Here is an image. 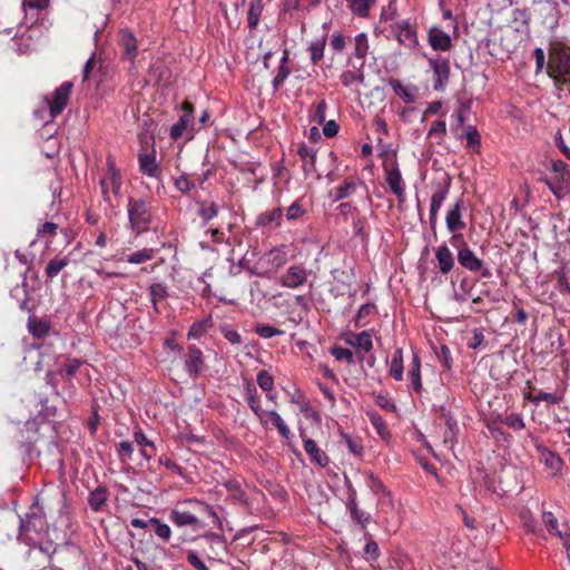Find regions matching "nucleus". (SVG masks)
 <instances>
[{
  "label": "nucleus",
  "instance_id": "f257e3e1",
  "mask_svg": "<svg viewBox=\"0 0 570 570\" xmlns=\"http://www.w3.org/2000/svg\"><path fill=\"white\" fill-rule=\"evenodd\" d=\"M47 534V519L43 508L36 501L26 518L20 519L18 541L28 546L27 559L31 563L32 570L41 568L42 570L51 563V558L57 551L56 543L50 540H43Z\"/></svg>",
  "mask_w": 570,
  "mask_h": 570
},
{
  "label": "nucleus",
  "instance_id": "f03ea898",
  "mask_svg": "<svg viewBox=\"0 0 570 570\" xmlns=\"http://www.w3.org/2000/svg\"><path fill=\"white\" fill-rule=\"evenodd\" d=\"M121 189V176L116 168L112 157L107 158V174L100 179V190L104 202L108 209L118 205Z\"/></svg>",
  "mask_w": 570,
  "mask_h": 570
},
{
  "label": "nucleus",
  "instance_id": "7ed1b4c3",
  "mask_svg": "<svg viewBox=\"0 0 570 570\" xmlns=\"http://www.w3.org/2000/svg\"><path fill=\"white\" fill-rule=\"evenodd\" d=\"M548 71L557 85H568L570 73V55L560 46L552 47L549 61Z\"/></svg>",
  "mask_w": 570,
  "mask_h": 570
},
{
  "label": "nucleus",
  "instance_id": "20e7f679",
  "mask_svg": "<svg viewBox=\"0 0 570 570\" xmlns=\"http://www.w3.org/2000/svg\"><path fill=\"white\" fill-rule=\"evenodd\" d=\"M127 209L130 227L136 234H141L149 229L153 216L147 202L130 198Z\"/></svg>",
  "mask_w": 570,
  "mask_h": 570
},
{
  "label": "nucleus",
  "instance_id": "39448f33",
  "mask_svg": "<svg viewBox=\"0 0 570 570\" xmlns=\"http://www.w3.org/2000/svg\"><path fill=\"white\" fill-rule=\"evenodd\" d=\"M568 177L567 164L562 160H554L552 163V171L550 176L546 178V183L558 198H563L570 193Z\"/></svg>",
  "mask_w": 570,
  "mask_h": 570
},
{
  "label": "nucleus",
  "instance_id": "423d86ee",
  "mask_svg": "<svg viewBox=\"0 0 570 570\" xmlns=\"http://www.w3.org/2000/svg\"><path fill=\"white\" fill-rule=\"evenodd\" d=\"M183 114L179 120L170 127V138L177 140L186 132L191 138L193 132L199 128H195L194 121V105L189 101H184L181 105Z\"/></svg>",
  "mask_w": 570,
  "mask_h": 570
},
{
  "label": "nucleus",
  "instance_id": "0eeeda50",
  "mask_svg": "<svg viewBox=\"0 0 570 570\" xmlns=\"http://www.w3.org/2000/svg\"><path fill=\"white\" fill-rule=\"evenodd\" d=\"M71 88L72 82L65 81L53 91L50 98H46L51 117H57L66 108L69 101Z\"/></svg>",
  "mask_w": 570,
  "mask_h": 570
},
{
  "label": "nucleus",
  "instance_id": "6e6552de",
  "mask_svg": "<svg viewBox=\"0 0 570 570\" xmlns=\"http://www.w3.org/2000/svg\"><path fill=\"white\" fill-rule=\"evenodd\" d=\"M429 66L433 70L435 80L434 89L442 90L450 78V62L445 58L429 59Z\"/></svg>",
  "mask_w": 570,
  "mask_h": 570
},
{
  "label": "nucleus",
  "instance_id": "1a4fd4ad",
  "mask_svg": "<svg viewBox=\"0 0 570 570\" xmlns=\"http://www.w3.org/2000/svg\"><path fill=\"white\" fill-rule=\"evenodd\" d=\"M244 397L250 407V410L255 413V415L258 417L259 422L263 425L267 424V413L264 411L261 406L259 396L257 394L256 386L247 381L244 386Z\"/></svg>",
  "mask_w": 570,
  "mask_h": 570
},
{
  "label": "nucleus",
  "instance_id": "9d476101",
  "mask_svg": "<svg viewBox=\"0 0 570 570\" xmlns=\"http://www.w3.org/2000/svg\"><path fill=\"white\" fill-rule=\"evenodd\" d=\"M307 276L308 272L304 267L293 265L282 275L281 284L283 287L295 289L306 283Z\"/></svg>",
  "mask_w": 570,
  "mask_h": 570
},
{
  "label": "nucleus",
  "instance_id": "9b49d317",
  "mask_svg": "<svg viewBox=\"0 0 570 570\" xmlns=\"http://www.w3.org/2000/svg\"><path fill=\"white\" fill-rule=\"evenodd\" d=\"M392 32L397 41L405 47L412 48L417 43L416 32L406 20L397 21L392 24Z\"/></svg>",
  "mask_w": 570,
  "mask_h": 570
},
{
  "label": "nucleus",
  "instance_id": "f8f14e48",
  "mask_svg": "<svg viewBox=\"0 0 570 570\" xmlns=\"http://www.w3.org/2000/svg\"><path fill=\"white\" fill-rule=\"evenodd\" d=\"M385 171L386 184L389 185L390 190L396 195L400 203H403L405 200V184L397 165L385 168Z\"/></svg>",
  "mask_w": 570,
  "mask_h": 570
},
{
  "label": "nucleus",
  "instance_id": "ddd939ff",
  "mask_svg": "<svg viewBox=\"0 0 570 570\" xmlns=\"http://www.w3.org/2000/svg\"><path fill=\"white\" fill-rule=\"evenodd\" d=\"M450 189V178L446 180L444 185H439L431 197L430 205V224L431 228H435L438 214L440 208L443 205V202L446 199Z\"/></svg>",
  "mask_w": 570,
  "mask_h": 570
},
{
  "label": "nucleus",
  "instance_id": "4468645a",
  "mask_svg": "<svg viewBox=\"0 0 570 570\" xmlns=\"http://www.w3.org/2000/svg\"><path fill=\"white\" fill-rule=\"evenodd\" d=\"M185 368L189 376L197 377L204 368V356L200 348L190 345L185 358Z\"/></svg>",
  "mask_w": 570,
  "mask_h": 570
},
{
  "label": "nucleus",
  "instance_id": "2eb2a0df",
  "mask_svg": "<svg viewBox=\"0 0 570 570\" xmlns=\"http://www.w3.org/2000/svg\"><path fill=\"white\" fill-rule=\"evenodd\" d=\"M428 40L430 46L438 51H448L452 48V39L440 27H432L428 32Z\"/></svg>",
  "mask_w": 570,
  "mask_h": 570
},
{
  "label": "nucleus",
  "instance_id": "dca6fc26",
  "mask_svg": "<svg viewBox=\"0 0 570 570\" xmlns=\"http://www.w3.org/2000/svg\"><path fill=\"white\" fill-rule=\"evenodd\" d=\"M223 487L227 490L228 498L235 503L246 508L250 505L249 495L239 481L228 480L223 483Z\"/></svg>",
  "mask_w": 570,
  "mask_h": 570
},
{
  "label": "nucleus",
  "instance_id": "f3484780",
  "mask_svg": "<svg viewBox=\"0 0 570 570\" xmlns=\"http://www.w3.org/2000/svg\"><path fill=\"white\" fill-rule=\"evenodd\" d=\"M345 343L361 352L368 353L373 348L372 334L367 331L361 333L350 332L344 337Z\"/></svg>",
  "mask_w": 570,
  "mask_h": 570
},
{
  "label": "nucleus",
  "instance_id": "a211bd4d",
  "mask_svg": "<svg viewBox=\"0 0 570 570\" xmlns=\"http://www.w3.org/2000/svg\"><path fill=\"white\" fill-rule=\"evenodd\" d=\"M462 205L463 202L461 199L456 200L446 214V228L451 233L465 228V223L462 220Z\"/></svg>",
  "mask_w": 570,
  "mask_h": 570
},
{
  "label": "nucleus",
  "instance_id": "6ab92c4d",
  "mask_svg": "<svg viewBox=\"0 0 570 570\" xmlns=\"http://www.w3.org/2000/svg\"><path fill=\"white\" fill-rule=\"evenodd\" d=\"M458 262L470 272H478L483 267V262L466 245L459 249Z\"/></svg>",
  "mask_w": 570,
  "mask_h": 570
},
{
  "label": "nucleus",
  "instance_id": "aec40b11",
  "mask_svg": "<svg viewBox=\"0 0 570 570\" xmlns=\"http://www.w3.org/2000/svg\"><path fill=\"white\" fill-rule=\"evenodd\" d=\"M441 274H449L454 267V256L446 245H441L434 250Z\"/></svg>",
  "mask_w": 570,
  "mask_h": 570
},
{
  "label": "nucleus",
  "instance_id": "412c9836",
  "mask_svg": "<svg viewBox=\"0 0 570 570\" xmlns=\"http://www.w3.org/2000/svg\"><path fill=\"white\" fill-rule=\"evenodd\" d=\"M542 521L543 523L546 524L548 531L551 533V534H554V535H558L561 540H562V543H563V547L566 548L567 550V554L568 557H570L569 554V549H570V539L567 534V532H561L559 530V527H558V519L557 517L554 515V513L548 511V512H543L542 513Z\"/></svg>",
  "mask_w": 570,
  "mask_h": 570
},
{
  "label": "nucleus",
  "instance_id": "4be33fe9",
  "mask_svg": "<svg viewBox=\"0 0 570 570\" xmlns=\"http://www.w3.org/2000/svg\"><path fill=\"white\" fill-rule=\"evenodd\" d=\"M303 445H304L305 452L308 454L312 462H314L315 464H317L322 468H324L328 464L330 459H328L327 454L317 446L315 441H313L311 439H304Z\"/></svg>",
  "mask_w": 570,
  "mask_h": 570
},
{
  "label": "nucleus",
  "instance_id": "5701e85b",
  "mask_svg": "<svg viewBox=\"0 0 570 570\" xmlns=\"http://www.w3.org/2000/svg\"><path fill=\"white\" fill-rule=\"evenodd\" d=\"M389 86L405 104H412L415 101L417 91L415 86H405L399 79H391L389 81Z\"/></svg>",
  "mask_w": 570,
  "mask_h": 570
},
{
  "label": "nucleus",
  "instance_id": "b1692460",
  "mask_svg": "<svg viewBox=\"0 0 570 570\" xmlns=\"http://www.w3.org/2000/svg\"><path fill=\"white\" fill-rule=\"evenodd\" d=\"M407 377L410 380L412 390L416 394H421L423 385L421 379V361L417 354H413L412 362L407 372Z\"/></svg>",
  "mask_w": 570,
  "mask_h": 570
},
{
  "label": "nucleus",
  "instance_id": "393cba45",
  "mask_svg": "<svg viewBox=\"0 0 570 570\" xmlns=\"http://www.w3.org/2000/svg\"><path fill=\"white\" fill-rule=\"evenodd\" d=\"M389 374L395 381H403L404 379V366H403V351L396 348L392 354L391 361L389 362Z\"/></svg>",
  "mask_w": 570,
  "mask_h": 570
},
{
  "label": "nucleus",
  "instance_id": "a878e982",
  "mask_svg": "<svg viewBox=\"0 0 570 570\" xmlns=\"http://www.w3.org/2000/svg\"><path fill=\"white\" fill-rule=\"evenodd\" d=\"M169 520L177 527H196L198 525V518L190 512L181 511L178 509L171 510Z\"/></svg>",
  "mask_w": 570,
  "mask_h": 570
},
{
  "label": "nucleus",
  "instance_id": "bb28decb",
  "mask_svg": "<svg viewBox=\"0 0 570 570\" xmlns=\"http://www.w3.org/2000/svg\"><path fill=\"white\" fill-rule=\"evenodd\" d=\"M120 45L124 49V57L132 60L137 55V40L135 36L127 30L121 31Z\"/></svg>",
  "mask_w": 570,
  "mask_h": 570
},
{
  "label": "nucleus",
  "instance_id": "cd10ccee",
  "mask_svg": "<svg viewBox=\"0 0 570 570\" xmlns=\"http://www.w3.org/2000/svg\"><path fill=\"white\" fill-rule=\"evenodd\" d=\"M297 154L303 161V170L305 174H309L312 170H314L316 161L315 150L303 144L298 147Z\"/></svg>",
  "mask_w": 570,
  "mask_h": 570
},
{
  "label": "nucleus",
  "instance_id": "c85d7f7f",
  "mask_svg": "<svg viewBox=\"0 0 570 570\" xmlns=\"http://www.w3.org/2000/svg\"><path fill=\"white\" fill-rule=\"evenodd\" d=\"M108 500V490L105 487H98L89 493L88 503L95 512L100 511Z\"/></svg>",
  "mask_w": 570,
  "mask_h": 570
},
{
  "label": "nucleus",
  "instance_id": "c756f323",
  "mask_svg": "<svg viewBox=\"0 0 570 570\" xmlns=\"http://www.w3.org/2000/svg\"><path fill=\"white\" fill-rule=\"evenodd\" d=\"M197 204V215L203 219L204 224H207L219 213V206L214 202H198Z\"/></svg>",
  "mask_w": 570,
  "mask_h": 570
},
{
  "label": "nucleus",
  "instance_id": "7c9ffc66",
  "mask_svg": "<svg viewBox=\"0 0 570 570\" xmlns=\"http://www.w3.org/2000/svg\"><path fill=\"white\" fill-rule=\"evenodd\" d=\"M327 102L324 98L313 102L308 117L312 122L322 125L325 121Z\"/></svg>",
  "mask_w": 570,
  "mask_h": 570
},
{
  "label": "nucleus",
  "instance_id": "2f4dec72",
  "mask_svg": "<svg viewBox=\"0 0 570 570\" xmlns=\"http://www.w3.org/2000/svg\"><path fill=\"white\" fill-rule=\"evenodd\" d=\"M380 554L381 551L377 542L371 539L370 535H367L366 543L363 548V558L371 564V567H373L374 562L379 560Z\"/></svg>",
  "mask_w": 570,
  "mask_h": 570
},
{
  "label": "nucleus",
  "instance_id": "473e14b6",
  "mask_svg": "<svg viewBox=\"0 0 570 570\" xmlns=\"http://www.w3.org/2000/svg\"><path fill=\"white\" fill-rule=\"evenodd\" d=\"M348 9L357 17H367L375 0H346Z\"/></svg>",
  "mask_w": 570,
  "mask_h": 570
},
{
  "label": "nucleus",
  "instance_id": "72a5a7b5",
  "mask_svg": "<svg viewBox=\"0 0 570 570\" xmlns=\"http://www.w3.org/2000/svg\"><path fill=\"white\" fill-rule=\"evenodd\" d=\"M463 137L466 139V147L471 148L475 153H479L481 147V136L476 127L468 125L464 128Z\"/></svg>",
  "mask_w": 570,
  "mask_h": 570
},
{
  "label": "nucleus",
  "instance_id": "f704fd0d",
  "mask_svg": "<svg viewBox=\"0 0 570 570\" xmlns=\"http://www.w3.org/2000/svg\"><path fill=\"white\" fill-rule=\"evenodd\" d=\"M139 167L140 171L149 177H155L157 175V164L155 156L148 154L139 155Z\"/></svg>",
  "mask_w": 570,
  "mask_h": 570
},
{
  "label": "nucleus",
  "instance_id": "c9c22d12",
  "mask_svg": "<svg viewBox=\"0 0 570 570\" xmlns=\"http://www.w3.org/2000/svg\"><path fill=\"white\" fill-rule=\"evenodd\" d=\"M157 250L154 248H142L140 250L134 252L127 255L126 261L129 264H142L150 259H153L156 255Z\"/></svg>",
  "mask_w": 570,
  "mask_h": 570
},
{
  "label": "nucleus",
  "instance_id": "e433bc0d",
  "mask_svg": "<svg viewBox=\"0 0 570 570\" xmlns=\"http://www.w3.org/2000/svg\"><path fill=\"white\" fill-rule=\"evenodd\" d=\"M263 12V1L262 0H252L248 9V28L255 29L258 26L261 14Z\"/></svg>",
  "mask_w": 570,
  "mask_h": 570
},
{
  "label": "nucleus",
  "instance_id": "4c0bfd02",
  "mask_svg": "<svg viewBox=\"0 0 570 570\" xmlns=\"http://www.w3.org/2000/svg\"><path fill=\"white\" fill-rule=\"evenodd\" d=\"M69 263L68 256L52 258L46 267V275L51 279L55 278Z\"/></svg>",
  "mask_w": 570,
  "mask_h": 570
},
{
  "label": "nucleus",
  "instance_id": "58836bf2",
  "mask_svg": "<svg viewBox=\"0 0 570 570\" xmlns=\"http://www.w3.org/2000/svg\"><path fill=\"white\" fill-rule=\"evenodd\" d=\"M149 295H150V301L153 303L154 311L156 313H158L159 312L158 306H157L158 302L165 299L168 296L166 286H164L160 283L151 284L149 287Z\"/></svg>",
  "mask_w": 570,
  "mask_h": 570
},
{
  "label": "nucleus",
  "instance_id": "ea45409f",
  "mask_svg": "<svg viewBox=\"0 0 570 570\" xmlns=\"http://www.w3.org/2000/svg\"><path fill=\"white\" fill-rule=\"evenodd\" d=\"M497 421L509 426L510 429H512L514 431H520V430L524 429L523 419L521 417L520 414H517V413H511L505 416H502L501 414H499L497 416Z\"/></svg>",
  "mask_w": 570,
  "mask_h": 570
},
{
  "label": "nucleus",
  "instance_id": "a19ab883",
  "mask_svg": "<svg viewBox=\"0 0 570 570\" xmlns=\"http://www.w3.org/2000/svg\"><path fill=\"white\" fill-rule=\"evenodd\" d=\"M266 413L267 419L272 421L273 425L278 430L279 434L285 439H289L292 435L291 430L285 424L282 416L276 411H266Z\"/></svg>",
  "mask_w": 570,
  "mask_h": 570
},
{
  "label": "nucleus",
  "instance_id": "79ce46f5",
  "mask_svg": "<svg viewBox=\"0 0 570 570\" xmlns=\"http://www.w3.org/2000/svg\"><path fill=\"white\" fill-rule=\"evenodd\" d=\"M282 217H283L282 209L275 208L271 212L261 214L258 217V223L263 226H268L271 224H275V226H279Z\"/></svg>",
  "mask_w": 570,
  "mask_h": 570
},
{
  "label": "nucleus",
  "instance_id": "37998d69",
  "mask_svg": "<svg viewBox=\"0 0 570 570\" xmlns=\"http://www.w3.org/2000/svg\"><path fill=\"white\" fill-rule=\"evenodd\" d=\"M340 79L343 86L354 87L360 83H363L364 76L362 72L358 71L346 70L341 75Z\"/></svg>",
  "mask_w": 570,
  "mask_h": 570
},
{
  "label": "nucleus",
  "instance_id": "c03bdc74",
  "mask_svg": "<svg viewBox=\"0 0 570 570\" xmlns=\"http://www.w3.org/2000/svg\"><path fill=\"white\" fill-rule=\"evenodd\" d=\"M149 523L153 525L154 532L157 537L164 541H168L170 539L171 530L168 524L163 523L159 519L156 518L149 519Z\"/></svg>",
  "mask_w": 570,
  "mask_h": 570
},
{
  "label": "nucleus",
  "instance_id": "a18cd8bd",
  "mask_svg": "<svg viewBox=\"0 0 570 570\" xmlns=\"http://www.w3.org/2000/svg\"><path fill=\"white\" fill-rule=\"evenodd\" d=\"M331 354L340 362H346L350 365L355 363L354 354L348 348L334 346L331 348Z\"/></svg>",
  "mask_w": 570,
  "mask_h": 570
},
{
  "label": "nucleus",
  "instance_id": "49530a36",
  "mask_svg": "<svg viewBox=\"0 0 570 570\" xmlns=\"http://www.w3.org/2000/svg\"><path fill=\"white\" fill-rule=\"evenodd\" d=\"M220 333L233 345H240L243 343L240 334L229 324H223Z\"/></svg>",
  "mask_w": 570,
  "mask_h": 570
},
{
  "label": "nucleus",
  "instance_id": "de8ad7c7",
  "mask_svg": "<svg viewBox=\"0 0 570 570\" xmlns=\"http://www.w3.org/2000/svg\"><path fill=\"white\" fill-rule=\"evenodd\" d=\"M255 333L262 338H271L273 336L283 335L284 331L268 324H257L255 326Z\"/></svg>",
  "mask_w": 570,
  "mask_h": 570
},
{
  "label": "nucleus",
  "instance_id": "09e8293b",
  "mask_svg": "<svg viewBox=\"0 0 570 570\" xmlns=\"http://www.w3.org/2000/svg\"><path fill=\"white\" fill-rule=\"evenodd\" d=\"M325 45V38L311 43L308 49L311 52V60L314 65H316L323 58Z\"/></svg>",
  "mask_w": 570,
  "mask_h": 570
},
{
  "label": "nucleus",
  "instance_id": "8fccbe9b",
  "mask_svg": "<svg viewBox=\"0 0 570 570\" xmlns=\"http://www.w3.org/2000/svg\"><path fill=\"white\" fill-rule=\"evenodd\" d=\"M342 438H343L346 446L348 448V451L352 454H354L356 456L362 455L364 449H363V444L360 439L352 438L351 435L345 434V433L342 434Z\"/></svg>",
  "mask_w": 570,
  "mask_h": 570
},
{
  "label": "nucleus",
  "instance_id": "3c124183",
  "mask_svg": "<svg viewBox=\"0 0 570 570\" xmlns=\"http://www.w3.org/2000/svg\"><path fill=\"white\" fill-rule=\"evenodd\" d=\"M355 56L364 59L368 51V41L365 33H360L355 37Z\"/></svg>",
  "mask_w": 570,
  "mask_h": 570
},
{
  "label": "nucleus",
  "instance_id": "603ef678",
  "mask_svg": "<svg viewBox=\"0 0 570 570\" xmlns=\"http://www.w3.org/2000/svg\"><path fill=\"white\" fill-rule=\"evenodd\" d=\"M375 311V306L373 304H363L356 316H355V326L362 327L366 325L365 318L370 316Z\"/></svg>",
  "mask_w": 570,
  "mask_h": 570
},
{
  "label": "nucleus",
  "instance_id": "864d4df0",
  "mask_svg": "<svg viewBox=\"0 0 570 570\" xmlns=\"http://www.w3.org/2000/svg\"><path fill=\"white\" fill-rule=\"evenodd\" d=\"M132 453H134V445L131 442L129 441H121L118 445H117V454L119 456V460L121 462H127L128 460L131 459L132 456Z\"/></svg>",
  "mask_w": 570,
  "mask_h": 570
},
{
  "label": "nucleus",
  "instance_id": "5fc2aeb1",
  "mask_svg": "<svg viewBox=\"0 0 570 570\" xmlns=\"http://www.w3.org/2000/svg\"><path fill=\"white\" fill-rule=\"evenodd\" d=\"M445 134H446L445 121L436 120L431 125L430 130L428 132V137H436L438 142L440 144L442 141L443 137L445 136Z\"/></svg>",
  "mask_w": 570,
  "mask_h": 570
},
{
  "label": "nucleus",
  "instance_id": "6e6d98bb",
  "mask_svg": "<svg viewBox=\"0 0 570 570\" xmlns=\"http://www.w3.org/2000/svg\"><path fill=\"white\" fill-rule=\"evenodd\" d=\"M368 487L375 494H383L389 498V502L392 505L391 495L390 492L386 490V487L383 484V482L375 475L370 476V483Z\"/></svg>",
  "mask_w": 570,
  "mask_h": 570
},
{
  "label": "nucleus",
  "instance_id": "4d7b16f0",
  "mask_svg": "<svg viewBox=\"0 0 570 570\" xmlns=\"http://www.w3.org/2000/svg\"><path fill=\"white\" fill-rule=\"evenodd\" d=\"M356 189L355 181H346L336 188L335 202L351 196Z\"/></svg>",
  "mask_w": 570,
  "mask_h": 570
},
{
  "label": "nucleus",
  "instance_id": "13d9d810",
  "mask_svg": "<svg viewBox=\"0 0 570 570\" xmlns=\"http://www.w3.org/2000/svg\"><path fill=\"white\" fill-rule=\"evenodd\" d=\"M257 383H258L259 387L265 392H272V390L274 387V379L266 371H261L257 374Z\"/></svg>",
  "mask_w": 570,
  "mask_h": 570
},
{
  "label": "nucleus",
  "instance_id": "bf43d9fd",
  "mask_svg": "<svg viewBox=\"0 0 570 570\" xmlns=\"http://www.w3.org/2000/svg\"><path fill=\"white\" fill-rule=\"evenodd\" d=\"M543 456H544V463L549 469H551L552 474H556L557 472H559L561 470L562 461L557 454H554L552 452H548Z\"/></svg>",
  "mask_w": 570,
  "mask_h": 570
},
{
  "label": "nucleus",
  "instance_id": "052dcab7",
  "mask_svg": "<svg viewBox=\"0 0 570 570\" xmlns=\"http://www.w3.org/2000/svg\"><path fill=\"white\" fill-rule=\"evenodd\" d=\"M49 6V0H23L22 9L26 13L28 11H40Z\"/></svg>",
  "mask_w": 570,
  "mask_h": 570
},
{
  "label": "nucleus",
  "instance_id": "680f3d73",
  "mask_svg": "<svg viewBox=\"0 0 570 570\" xmlns=\"http://www.w3.org/2000/svg\"><path fill=\"white\" fill-rule=\"evenodd\" d=\"M520 518H521L523 527L525 528V530L528 532L535 533V534L539 533L535 521L529 511H522L520 513Z\"/></svg>",
  "mask_w": 570,
  "mask_h": 570
},
{
  "label": "nucleus",
  "instance_id": "e2e57ef3",
  "mask_svg": "<svg viewBox=\"0 0 570 570\" xmlns=\"http://www.w3.org/2000/svg\"><path fill=\"white\" fill-rule=\"evenodd\" d=\"M445 424H446V426L449 429V433L445 435L443 442L445 444H449L450 446H452L453 438L455 436L456 431H458V425H456L455 420H453V417L450 416V415L445 416Z\"/></svg>",
  "mask_w": 570,
  "mask_h": 570
},
{
  "label": "nucleus",
  "instance_id": "0e129e2a",
  "mask_svg": "<svg viewBox=\"0 0 570 570\" xmlns=\"http://www.w3.org/2000/svg\"><path fill=\"white\" fill-rule=\"evenodd\" d=\"M286 60H287V56L285 55L283 57V62L278 68V72L273 80V83L276 88H278L289 75V68L285 66Z\"/></svg>",
  "mask_w": 570,
  "mask_h": 570
},
{
  "label": "nucleus",
  "instance_id": "69168bd1",
  "mask_svg": "<svg viewBox=\"0 0 570 570\" xmlns=\"http://www.w3.org/2000/svg\"><path fill=\"white\" fill-rule=\"evenodd\" d=\"M186 559L189 564L197 570H209L205 562L199 558L198 553L194 550L187 551Z\"/></svg>",
  "mask_w": 570,
  "mask_h": 570
},
{
  "label": "nucleus",
  "instance_id": "338daca9",
  "mask_svg": "<svg viewBox=\"0 0 570 570\" xmlns=\"http://www.w3.org/2000/svg\"><path fill=\"white\" fill-rule=\"evenodd\" d=\"M58 229V225L55 223L46 222L40 225L37 229V234L39 237H51L55 236Z\"/></svg>",
  "mask_w": 570,
  "mask_h": 570
},
{
  "label": "nucleus",
  "instance_id": "774afa93",
  "mask_svg": "<svg viewBox=\"0 0 570 570\" xmlns=\"http://www.w3.org/2000/svg\"><path fill=\"white\" fill-rule=\"evenodd\" d=\"M375 403L377 406L390 412H394L396 410L395 403L387 395L379 394L375 399Z\"/></svg>",
  "mask_w": 570,
  "mask_h": 570
}]
</instances>
